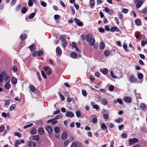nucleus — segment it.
<instances>
[{
  "label": "nucleus",
  "mask_w": 147,
  "mask_h": 147,
  "mask_svg": "<svg viewBox=\"0 0 147 147\" xmlns=\"http://www.w3.org/2000/svg\"><path fill=\"white\" fill-rule=\"evenodd\" d=\"M123 121V119L121 118H119V119L115 120V121L117 123H120Z\"/></svg>",
  "instance_id": "a18cd8bd"
},
{
  "label": "nucleus",
  "mask_w": 147,
  "mask_h": 147,
  "mask_svg": "<svg viewBox=\"0 0 147 147\" xmlns=\"http://www.w3.org/2000/svg\"><path fill=\"white\" fill-rule=\"evenodd\" d=\"M109 117V116L107 114H105L103 115V118L105 119H107Z\"/></svg>",
  "instance_id": "69168bd1"
},
{
  "label": "nucleus",
  "mask_w": 147,
  "mask_h": 147,
  "mask_svg": "<svg viewBox=\"0 0 147 147\" xmlns=\"http://www.w3.org/2000/svg\"><path fill=\"white\" fill-rule=\"evenodd\" d=\"M27 11V8L25 7H23L21 9V11L23 13H25Z\"/></svg>",
  "instance_id": "e433bc0d"
},
{
  "label": "nucleus",
  "mask_w": 147,
  "mask_h": 147,
  "mask_svg": "<svg viewBox=\"0 0 147 147\" xmlns=\"http://www.w3.org/2000/svg\"><path fill=\"white\" fill-rule=\"evenodd\" d=\"M107 103V101L105 98H103L102 99V104L103 105H106Z\"/></svg>",
  "instance_id": "a878e982"
},
{
  "label": "nucleus",
  "mask_w": 147,
  "mask_h": 147,
  "mask_svg": "<svg viewBox=\"0 0 147 147\" xmlns=\"http://www.w3.org/2000/svg\"><path fill=\"white\" fill-rule=\"evenodd\" d=\"M36 144L35 142L32 141H30L28 143V146L29 147H35Z\"/></svg>",
  "instance_id": "2eb2a0df"
},
{
  "label": "nucleus",
  "mask_w": 147,
  "mask_h": 147,
  "mask_svg": "<svg viewBox=\"0 0 147 147\" xmlns=\"http://www.w3.org/2000/svg\"><path fill=\"white\" fill-rule=\"evenodd\" d=\"M105 46L104 43L103 42H100L99 45V48L101 49H103L104 48Z\"/></svg>",
  "instance_id": "c756f323"
},
{
  "label": "nucleus",
  "mask_w": 147,
  "mask_h": 147,
  "mask_svg": "<svg viewBox=\"0 0 147 147\" xmlns=\"http://www.w3.org/2000/svg\"><path fill=\"white\" fill-rule=\"evenodd\" d=\"M55 137L56 138L58 139H59L60 137V135L58 133H56L55 135Z\"/></svg>",
  "instance_id": "e2e57ef3"
},
{
  "label": "nucleus",
  "mask_w": 147,
  "mask_h": 147,
  "mask_svg": "<svg viewBox=\"0 0 147 147\" xmlns=\"http://www.w3.org/2000/svg\"><path fill=\"white\" fill-rule=\"evenodd\" d=\"M97 121V119L96 118H93L92 120V122L94 123H96Z\"/></svg>",
  "instance_id": "338daca9"
},
{
  "label": "nucleus",
  "mask_w": 147,
  "mask_h": 147,
  "mask_svg": "<svg viewBox=\"0 0 147 147\" xmlns=\"http://www.w3.org/2000/svg\"><path fill=\"white\" fill-rule=\"evenodd\" d=\"M13 72H16L18 71V68L16 66H14L12 69Z\"/></svg>",
  "instance_id": "6e6d98bb"
},
{
  "label": "nucleus",
  "mask_w": 147,
  "mask_h": 147,
  "mask_svg": "<svg viewBox=\"0 0 147 147\" xmlns=\"http://www.w3.org/2000/svg\"><path fill=\"white\" fill-rule=\"evenodd\" d=\"M38 132L39 134L42 135L44 132V129L42 127H40L38 130Z\"/></svg>",
  "instance_id": "412c9836"
},
{
  "label": "nucleus",
  "mask_w": 147,
  "mask_h": 147,
  "mask_svg": "<svg viewBox=\"0 0 147 147\" xmlns=\"http://www.w3.org/2000/svg\"><path fill=\"white\" fill-rule=\"evenodd\" d=\"M36 133V130L35 128H34L32 129L31 131V134H34Z\"/></svg>",
  "instance_id": "a19ab883"
},
{
  "label": "nucleus",
  "mask_w": 147,
  "mask_h": 147,
  "mask_svg": "<svg viewBox=\"0 0 147 147\" xmlns=\"http://www.w3.org/2000/svg\"><path fill=\"white\" fill-rule=\"evenodd\" d=\"M41 4L43 7H46L47 6L46 3L44 1H41Z\"/></svg>",
  "instance_id": "0e129e2a"
},
{
  "label": "nucleus",
  "mask_w": 147,
  "mask_h": 147,
  "mask_svg": "<svg viewBox=\"0 0 147 147\" xmlns=\"http://www.w3.org/2000/svg\"><path fill=\"white\" fill-rule=\"evenodd\" d=\"M41 74L43 78L45 79H46L47 78V76L43 71H41Z\"/></svg>",
  "instance_id": "bf43d9fd"
},
{
  "label": "nucleus",
  "mask_w": 147,
  "mask_h": 147,
  "mask_svg": "<svg viewBox=\"0 0 147 147\" xmlns=\"http://www.w3.org/2000/svg\"><path fill=\"white\" fill-rule=\"evenodd\" d=\"M89 3L90 5V7L92 8L95 4V2L94 0H90V1Z\"/></svg>",
  "instance_id": "cd10ccee"
},
{
  "label": "nucleus",
  "mask_w": 147,
  "mask_h": 147,
  "mask_svg": "<svg viewBox=\"0 0 147 147\" xmlns=\"http://www.w3.org/2000/svg\"><path fill=\"white\" fill-rule=\"evenodd\" d=\"M33 125V124L32 123H30V124H29L28 125H27L24 126V129H26V128L31 127Z\"/></svg>",
  "instance_id": "37998d69"
},
{
  "label": "nucleus",
  "mask_w": 147,
  "mask_h": 147,
  "mask_svg": "<svg viewBox=\"0 0 147 147\" xmlns=\"http://www.w3.org/2000/svg\"><path fill=\"white\" fill-rule=\"evenodd\" d=\"M110 74L112 77L114 78H117L116 76L114 75L113 71H111L110 72Z\"/></svg>",
  "instance_id": "8fccbe9b"
},
{
  "label": "nucleus",
  "mask_w": 147,
  "mask_h": 147,
  "mask_svg": "<svg viewBox=\"0 0 147 147\" xmlns=\"http://www.w3.org/2000/svg\"><path fill=\"white\" fill-rule=\"evenodd\" d=\"M43 69L47 75H49L51 74L52 73V70L49 67H43Z\"/></svg>",
  "instance_id": "f03ea898"
},
{
  "label": "nucleus",
  "mask_w": 147,
  "mask_h": 147,
  "mask_svg": "<svg viewBox=\"0 0 147 147\" xmlns=\"http://www.w3.org/2000/svg\"><path fill=\"white\" fill-rule=\"evenodd\" d=\"M29 88L30 89V92L32 96V92H34L36 90V88L34 86L32 85H30L29 86Z\"/></svg>",
  "instance_id": "f8f14e48"
},
{
  "label": "nucleus",
  "mask_w": 147,
  "mask_h": 147,
  "mask_svg": "<svg viewBox=\"0 0 147 147\" xmlns=\"http://www.w3.org/2000/svg\"><path fill=\"white\" fill-rule=\"evenodd\" d=\"M54 131L56 133H59L60 131V129L58 127H55L54 128Z\"/></svg>",
  "instance_id": "2f4dec72"
},
{
  "label": "nucleus",
  "mask_w": 147,
  "mask_h": 147,
  "mask_svg": "<svg viewBox=\"0 0 147 147\" xmlns=\"http://www.w3.org/2000/svg\"><path fill=\"white\" fill-rule=\"evenodd\" d=\"M71 57L73 59H76L78 57V55L75 52H74L71 54Z\"/></svg>",
  "instance_id": "f3484780"
},
{
  "label": "nucleus",
  "mask_w": 147,
  "mask_h": 147,
  "mask_svg": "<svg viewBox=\"0 0 147 147\" xmlns=\"http://www.w3.org/2000/svg\"><path fill=\"white\" fill-rule=\"evenodd\" d=\"M43 52L42 51H39L38 53V55L39 56H41L43 55Z\"/></svg>",
  "instance_id": "4d7b16f0"
},
{
  "label": "nucleus",
  "mask_w": 147,
  "mask_h": 147,
  "mask_svg": "<svg viewBox=\"0 0 147 147\" xmlns=\"http://www.w3.org/2000/svg\"><path fill=\"white\" fill-rule=\"evenodd\" d=\"M110 53L109 51L107 50L104 52V55L105 56L108 57L110 55Z\"/></svg>",
  "instance_id": "4c0bfd02"
},
{
  "label": "nucleus",
  "mask_w": 147,
  "mask_h": 147,
  "mask_svg": "<svg viewBox=\"0 0 147 147\" xmlns=\"http://www.w3.org/2000/svg\"><path fill=\"white\" fill-rule=\"evenodd\" d=\"M135 22L136 24L138 25H140L141 24V20L139 19H136Z\"/></svg>",
  "instance_id": "ea45409f"
},
{
  "label": "nucleus",
  "mask_w": 147,
  "mask_h": 147,
  "mask_svg": "<svg viewBox=\"0 0 147 147\" xmlns=\"http://www.w3.org/2000/svg\"><path fill=\"white\" fill-rule=\"evenodd\" d=\"M100 127L101 128L103 129H106L107 128V126L105 123H101Z\"/></svg>",
  "instance_id": "473e14b6"
},
{
  "label": "nucleus",
  "mask_w": 147,
  "mask_h": 147,
  "mask_svg": "<svg viewBox=\"0 0 147 147\" xmlns=\"http://www.w3.org/2000/svg\"><path fill=\"white\" fill-rule=\"evenodd\" d=\"M10 101L9 100H5V107H7V105H9L10 104Z\"/></svg>",
  "instance_id": "09e8293b"
},
{
  "label": "nucleus",
  "mask_w": 147,
  "mask_h": 147,
  "mask_svg": "<svg viewBox=\"0 0 147 147\" xmlns=\"http://www.w3.org/2000/svg\"><path fill=\"white\" fill-rule=\"evenodd\" d=\"M117 102L119 104H123V101L120 98H117V101L116 100H115L114 101V102L116 103Z\"/></svg>",
  "instance_id": "bb28decb"
},
{
  "label": "nucleus",
  "mask_w": 147,
  "mask_h": 147,
  "mask_svg": "<svg viewBox=\"0 0 147 147\" xmlns=\"http://www.w3.org/2000/svg\"><path fill=\"white\" fill-rule=\"evenodd\" d=\"M62 45L63 47H65L67 45V42L66 41H62Z\"/></svg>",
  "instance_id": "3c124183"
},
{
  "label": "nucleus",
  "mask_w": 147,
  "mask_h": 147,
  "mask_svg": "<svg viewBox=\"0 0 147 147\" xmlns=\"http://www.w3.org/2000/svg\"><path fill=\"white\" fill-rule=\"evenodd\" d=\"M35 15V13H32L29 15L28 18L30 19H32L34 17Z\"/></svg>",
  "instance_id": "c9c22d12"
},
{
  "label": "nucleus",
  "mask_w": 147,
  "mask_h": 147,
  "mask_svg": "<svg viewBox=\"0 0 147 147\" xmlns=\"http://www.w3.org/2000/svg\"><path fill=\"white\" fill-rule=\"evenodd\" d=\"M65 35H63L61 36L60 37V40L62 41H65Z\"/></svg>",
  "instance_id": "13d9d810"
},
{
  "label": "nucleus",
  "mask_w": 147,
  "mask_h": 147,
  "mask_svg": "<svg viewBox=\"0 0 147 147\" xmlns=\"http://www.w3.org/2000/svg\"><path fill=\"white\" fill-rule=\"evenodd\" d=\"M16 105L15 104H13L10 107V111L13 110L16 107Z\"/></svg>",
  "instance_id": "052dcab7"
},
{
  "label": "nucleus",
  "mask_w": 147,
  "mask_h": 147,
  "mask_svg": "<svg viewBox=\"0 0 147 147\" xmlns=\"http://www.w3.org/2000/svg\"><path fill=\"white\" fill-rule=\"evenodd\" d=\"M56 51L57 53L59 55H61L62 53V51L59 47H58L56 49Z\"/></svg>",
  "instance_id": "4be33fe9"
},
{
  "label": "nucleus",
  "mask_w": 147,
  "mask_h": 147,
  "mask_svg": "<svg viewBox=\"0 0 147 147\" xmlns=\"http://www.w3.org/2000/svg\"><path fill=\"white\" fill-rule=\"evenodd\" d=\"M58 94L61 99V100L63 101L64 100L65 97L63 96V95L61 94L59 92H58Z\"/></svg>",
  "instance_id": "c03bdc74"
},
{
  "label": "nucleus",
  "mask_w": 147,
  "mask_h": 147,
  "mask_svg": "<svg viewBox=\"0 0 147 147\" xmlns=\"http://www.w3.org/2000/svg\"><path fill=\"white\" fill-rule=\"evenodd\" d=\"M27 37V35L25 34H22L20 36L21 39L22 40H24L26 39V38Z\"/></svg>",
  "instance_id": "c85d7f7f"
},
{
  "label": "nucleus",
  "mask_w": 147,
  "mask_h": 147,
  "mask_svg": "<svg viewBox=\"0 0 147 147\" xmlns=\"http://www.w3.org/2000/svg\"><path fill=\"white\" fill-rule=\"evenodd\" d=\"M146 107V105L144 103H142L140 105V107L142 111L144 110Z\"/></svg>",
  "instance_id": "5701e85b"
},
{
  "label": "nucleus",
  "mask_w": 147,
  "mask_h": 147,
  "mask_svg": "<svg viewBox=\"0 0 147 147\" xmlns=\"http://www.w3.org/2000/svg\"><path fill=\"white\" fill-rule=\"evenodd\" d=\"M74 21L77 24V25L79 26H82L83 25L82 22H80L79 20L76 18L74 19Z\"/></svg>",
  "instance_id": "ddd939ff"
},
{
  "label": "nucleus",
  "mask_w": 147,
  "mask_h": 147,
  "mask_svg": "<svg viewBox=\"0 0 147 147\" xmlns=\"http://www.w3.org/2000/svg\"><path fill=\"white\" fill-rule=\"evenodd\" d=\"M3 79L5 80L7 82H9L10 81V78L8 76L7 73L4 72Z\"/></svg>",
  "instance_id": "423d86ee"
},
{
  "label": "nucleus",
  "mask_w": 147,
  "mask_h": 147,
  "mask_svg": "<svg viewBox=\"0 0 147 147\" xmlns=\"http://www.w3.org/2000/svg\"><path fill=\"white\" fill-rule=\"evenodd\" d=\"M46 130L49 134H51L53 131V129L51 126H48L46 127L45 128Z\"/></svg>",
  "instance_id": "9b49d317"
},
{
  "label": "nucleus",
  "mask_w": 147,
  "mask_h": 147,
  "mask_svg": "<svg viewBox=\"0 0 147 147\" xmlns=\"http://www.w3.org/2000/svg\"><path fill=\"white\" fill-rule=\"evenodd\" d=\"M100 71L104 75H106L108 72V69L106 68H104L102 70H100Z\"/></svg>",
  "instance_id": "6ab92c4d"
},
{
  "label": "nucleus",
  "mask_w": 147,
  "mask_h": 147,
  "mask_svg": "<svg viewBox=\"0 0 147 147\" xmlns=\"http://www.w3.org/2000/svg\"><path fill=\"white\" fill-rule=\"evenodd\" d=\"M52 121H51V124L52 125L55 124L57 123V121H56L55 119L54 118L53 119H52Z\"/></svg>",
  "instance_id": "603ef678"
},
{
  "label": "nucleus",
  "mask_w": 147,
  "mask_h": 147,
  "mask_svg": "<svg viewBox=\"0 0 147 147\" xmlns=\"http://www.w3.org/2000/svg\"><path fill=\"white\" fill-rule=\"evenodd\" d=\"M11 82L14 84H16L17 82V79L15 77H13L11 80Z\"/></svg>",
  "instance_id": "b1692460"
},
{
  "label": "nucleus",
  "mask_w": 147,
  "mask_h": 147,
  "mask_svg": "<svg viewBox=\"0 0 147 147\" xmlns=\"http://www.w3.org/2000/svg\"><path fill=\"white\" fill-rule=\"evenodd\" d=\"M5 129V126L3 125H2L0 126V132H3L4 131Z\"/></svg>",
  "instance_id": "79ce46f5"
},
{
  "label": "nucleus",
  "mask_w": 147,
  "mask_h": 147,
  "mask_svg": "<svg viewBox=\"0 0 147 147\" xmlns=\"http://www.w3.org/2000/svg\"><path fill=\"white\" fill-rule=\"evenodd\" d=\"M67 137V135L66 133H63L61 135V137L62 140H64L66 139Z\"/></svg>",
  "instance_id": "dca6fc26"
},
{
  "label": "nucleus",
  "mask_w": 147,
  "mask_h": 147,
  "mask_svg": "<svg viewBox=\"0 0 147 147\" xmlns=\"http://www.w3.org/2000/svg\"><path fill=\"white\" fill-rule=\"evenodd\" d=\"M110 30L111 32L116 31L117 32H119L120 31L119 29L117 26L112 27L110 28Z\"/></svg>",
  "instance_id": "4468645a"
},
{
  "label": "nucleus",
  "mask_w": 147,
  "mask_h": 147,
  "mask_svg": "<svg viewBox=\"0 0 147 147\" xmlns=\"http://www.w3.org/2000/svg\"><path fill=\"white\" fill-rule=\"evenodd\" d=\"M138 139L136 138L130 139L129 140V144L130 145H132L138 142Z\"/></svg>",
  "instance_id": "7ed1b4c3"
},
{
  "label": "nucleus",
  "mask_w": 147,
  "mask_h": 147,
  "mask_svg": "<svg viewBox=\"0 0 147 147\" xmlns=\"http://www.w3.org/2000/svg\"><path fill=\"white\" fill-rule=\"evenodd\" d=\"M129 80L131 83L136 82L137 80V79L134 75H131L129 77Z\"/></svg>",
  "instance_id": "20e7f679"
},
{
  "label": "nucleus",
  "mask_w": 147,
  "mask_h": 147,
  "mask_svg": "<svg viewBox=\"0 0 147 147\" xmlns=\"http://www.w3.org/2000/svg\"><path fill=\"white\" fill-rule=\"evenodd\" d=\"M123 100L127 103H130L132 101L131 98L129 96H125L123 98Z\"/></svg>",
  "instance_id": "1a4fd4ad"
},
{
  "label": "nucleus",
  "mask_w": 147,
  "mask_h": 147,
  "mask_svg": "<svg viewBox=\"0 0 147 147\" xmlns=\"http://www.w3.org/2000/svg\"><path fill=\"white\" fill-rule=\"evenodd\" d=\"M76 114L78 117L81 118L83 117V115H82L80 111H77L76 112Z\"/></svg>",
  "instance_id": "a211bd4d"
},
{
  "label": "nucleus",
  "mask_w": 147,
  "mask_h": 147,
  "mask_svg": "<svg viewBox=\"0 0 147 147\" xmlns=\"http://www.w3.org/2000/svg\"><path fill=\"white\" fill-rule=\"evenodd\" d=\"M14 135L15 136H18L19 138H20L22 136L21 134L19 132H15Z\"/></svg>",
  "instance_id": "49530a36"
},
{
  "label": "nucleus",
  "mask_w": 147,
  "mask_h": 147,
  "mask_svg": "<svg viewBox=\"0 0 147 147\" xmlns=\"http://www.w3.org/2000/svg\"><path fill=\"white\" fill-rule=\"evenodd\" d=\"M4 72V71L1 72L0 74V82H2L3 81Z\"/></svg>",
  "instance_id": "7c9ffc66"
},
{
  "label": "nucleus",
  "mask_w": 147,
  "mask_h": 147,
  "mask_svg": "<svg viewBox=\"0 0 147 147\" xmlns=\"http://www.w3.org/2000/svg\"><path fill=\"white\" fill-rule=\"evenodd\" d=\"M29 48L31 51H34L36 49V45L34 44L29 46Z\"/></svg>",
  "instance_id": "aec40b11"
},
{
  "label": "nucleus",
  "mask_w": 147,
  "mask_h": 147,
  "mask_svg": "<svg viewBox=\"0 0 147 147\" xmlns=\"http://www.w3.org/2000/svg\"><path fill=\"white\" fill-rule=\"evenodd\" d=\"M63 116V115L61 113H59V115L56 116L54 118L55 120L58 119L59 118H61Z\"/></svg>",
  "instance_id": "72a5a7b5"
},
{
  "label": "nucleus",
  "mask_w": 147,
  "mask_h": 147,
  "mask_svg": "<svg viewBox=\"0 0 147 147\" xmlns=\"http://www.w3.org/2000/svg\"><path fill=\"white\" fill-rule=\"evenodd\" d=\"M104 10L105 11L108 13L109 14L112 15L114 13V11L112 9H110L109 8L107 7H105Z\"/></svg>",
  "instance_id": "6e6552de"
},
{
  "label": "nucleus",
  "mask_w": 147,
  "mask_h": 147,
  "mask_svg": "<svg viewBox=\"0 0 147 147\" xmlns=\"http://www.w3.org/2000/svg\"><path fill=\"white\" fill-rule=\"evenodd\" d=\"M117 14L119 18L121 20L122 19L123 16L121 13V12H118Z\"/></svg>",
  "instance_id": "58836bf2"
},
{
  "label": "nucleus",
  "mask_w": 147,
  "mask_h": 147,
  "mask_svg": "<svg viewBox=\"0 0 147 147\" xmlns=\"http://www.w3.org/2000/svg\"><path fill=\"white\" fill-rule=\"evenodd\" d=\"M138 77L139 79H141L143 78V75L142 74L139 73L138 74Z\"/></svg>",
  "instance_id": "de8ad7c7"
},
{
  "label": "nucleus",
  "mask_w": 147,
  "mask_h": 147,
  "mask_svg": "<svg viewBox=\"0 0 147 147\" xmlns=\"http://www.w3.org/2000/svg\"><path fill=\"white\" fill-rule=\"evenodd\" d=\"M123 47L124 49L126 51H127L128 50L127 49V44L125 43H124L123 45Z\"/></svg>",
  "instance_id": "864d4df0"
},
{
  "label": "nucleus",
  "mask_w": 147,
  "mask_h": 147,
  "mask_svg": "<svg viewBox=\"0 0 147 147\" xmlns=\"http://www.w3.org/2000/svg\"><path fill=\"white\" fill-rule=\"evenodd\" d=\"M24 141L23 140H19L16 141L14 144L15 147H18V145L22 143H24Z\"/></svg>",
  "instance_id": "9d476101"
},
{
  "label": "nucleus",
  "mask_w": 147,
  "mask_h": 147,
  "mask_svg": "<svg viewBox=\"0 0 147 147\" xmlns=\"http://www.w3.org/2000/svg\"><path fill=\"white\" fill-rule=\"evenodd\" d=\"M82 95L84 96H86L87 94V92L85 90H82Z\"/></svg>",
  "instance_id": "680f3d73"
},
{
  "label": "nucleus",
  "mask_w": 147,
  "mask_h": 147,
  "mask_svg": "<svg viewBox=\"0 0 147 147\" xmlns=\"http://www.w3.org/2000/svg\"><path fill=\"white\" fill-rule=\"evenodd\" d=\"M33 140L36 142L38 143H40L41 142V141L40 140L39 136L38 135L33 136Z\"/></svg>",
  "instance_id": "0eeeda50"
},
{
  "label": "nucleus",
  "mask_w": 147,
  "mask_h": 147,
  "mask_svg": "<svg viewBox=\"0 0 147 147\" xmlns=\"http://www.w3.org/2000/svg\"><path fill=\"white\" fill-rule=\"evenodd\" d=\"M77 144L75 142H73L72 144L71 147H76Z\"/></svg>",
  "instance_id": "774afa93"
},
{
  "label": "nucleus",
  "mask_w": 147,
  "mask_h": 147,
  "mask_svg": "<svg viewBox=\"0 0 147 147\" xmlns=\"http://www.w3.org/2000/svg\"><path fill=\"white\" fill-rule=\"evenodd\" d=\"M86 40L88 42L91 46H93L94 45L95 42L94 39L92 37V35L90 34H88L86 36Z\"/></svg>",
  "instance_id": "f257e3e1"
},
{
  "label": "nucleus",
  "mask_w": 147,
  "mask_h": 147,
  "mask_svg": "<svg viewBox=\"0 0 147 147\" xmlns=\"http://www.w3.org/2000/svg\"><path fill=\"white\" fill-rule=\"evenodd\" d=\"M65 115L66 117L70 118H72L74 116V115L72 112H70L68 111L66 112Z\"/></svg>",
  "instance_id": "39448f33"
},
{
  "label": "nucleus",
  "mask_w": 147,
  "mask_h": 147,
  "mask_svg": "<svg viewBox=\"0 0 147 147\" xmlns=\"http://www.w3.org/2000/svg\"><path fill=\"white\" fill-rule=\"evenodd\" d=\"M28 5L30 7H31L33 5V3L32 0H29L28 3Z\"/></svg>",
  "instance_id": "5fc2aeb1"
},
{
  "label": "nucleus",
  "mask_w": 147,
  "mask_h": 147,
  "mask_svg": "<svg viewBox=\"0 0 147 147\" xmlns=\"http://www.w3.org/2000/svg\"><path fill=\"white\" fill-rule=\"evenodd\" d=\"M136 5V7L137 8H139L142 5V1H140L137 2Z\"/></svg>",
  "instance_id": "f704fd0d"
},
{
  "label": "nucleus",
  "mask_w": 147,
  "mask_h": 147,
  "mask_svg": "<svg viewBox=\"0 0 147 147\" xmlns=\"http://www.w3.org/2000/svg\"><path fill=\"white\" fill-rule=\"evenodd\" d=\"M9 82H7L5 84L4 86L5 88L6 89H9L10 88L11 86L9 83Z\"/></svg>",
  "instance_id": "393cba45"
}]
</instances>
